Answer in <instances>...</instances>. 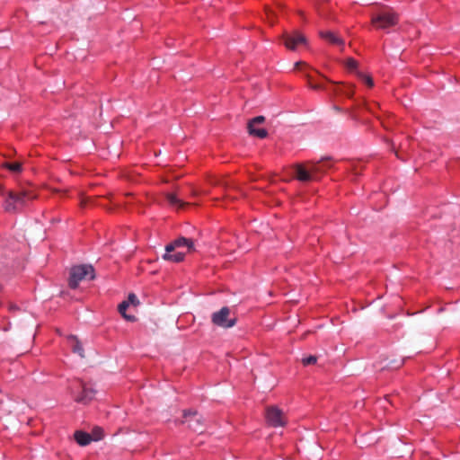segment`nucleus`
Listing matches in <instances>:
<instances>
[{
    "label": "nucleus",
    "instance_id": "1",
    "mask_svg": "<svg viewBox=\"0 0 460 460\" xmlns=\"http://www.w3.org/2000/svg\"><path fill=\"white\" fill-rule=\"evenodd\" d=\"M320 162H307L305 164H296L293 166V178L303 184L313 181H319L325 171L320 165Z\"/></svg>",
    "mask_w": 460,
    "mask_h": 460
},
{
    "label": "nucleus",
    "instance_id": "2",
    "mask_svg": "<svg viewBox=\"0 0 460 460\" xmlns=\"http://www.w3.org/2000/svg\"><path fill=\"white\" fill-rule=\"evenodd\" d=\"M69 393L78 403L88 404L92 402L97 394V391L81 379L76 380V385H71L68 388Z\"/></svg>",
    "mask_w": 460,
    "mask_h": 460
},
{
    "label": "nucleus",
    "instance_id": "3",
    "mask_svg": "<svg viewBox=\"0 0 460 460\" xmlns=\"http://www.w3.org/2000/svg\"><path fill=\"white\" fill-rule=\"evenodd\" d=\"M398 14L392 9L382 7L376 14L372 15L371 22L377 29L386 30L398 22Z\"/></svg>",
    "mask_w": 460,
    "mask_h": 460
},
{
    "label": "nucleus",
    "instance_id": "4",
    "mask_svg": "<svg viewBox=\"0 0 460 460\" xmlns=\"http://www.w3.org/2000/svg\"><path fill=\"white\" fill-rule=\"evenodd\" d=\"M87 277H89V279L95 278L94 270L92 265L83 264L73 267L70 270L69 287L75 289L79 282Z\"/></svg>",
    "mask_w": 460,
    "mask_h": 460
},
{
    "label": "nucleus",
    "instance_id": "5",
    "mask_svg": "<svg viewBox=\"0 0 460 460\" xmlns=\"http://www.w3.org/2000/svg\"><path fill=\"white\" fill-rule=\"evenodd\" d=\"M36 192L31 189H21L18 191L4 190L0 186V199H12L13 201L33 200L37 199Z\"/></svg>",
    "mask_w": 460,
    "mask_h": 460
},
{
    "label": "nucleus",
    "instance_id": "6",
    "mask_svg": "<svg viewBox=\"0 0 460 460\" xmlns=\"http://www.w3.org/2000/svg\"><path fill=\"white\" fill-rule=\"evenodd\" d=\"M230 308L227 306L222 307L219 311L215 312L211 315L212 323L222 328H231L235 325L236 318L230 317Z\"/></svg>",
    "mask_w": 460,
    "mask_h": 460
},
{
    "label": "nucleus",
    "instance_id": "7",
    "mask_svg": "<svg viewBox=\"0 0 460 460\" xmlns=\"http://www.w3.org/2000/svg\"><path fill=\"white\" fill-rule=\"evenodd\" d=\"M184 420H181V423H188V426L190 429L196 432H202L201 426L203 422V419L201 416L198 414L197 411H192L190 410H185L183 411Z\"/></svg>",
    "mask_w": 460,
    "mask_h": 460
},
{
    "label": "nucleus",
    "instance_id": "8",
    "mask_svg": "<svg viewBox=\"0 0 460 460\" xmlns=\"http://www.w3.org/2000/svg\"><path fill=\"white\" fill-rule=\"evenodd\" d=\"M266 420L269 425L272 427H281L285 425L283 412L276 406H269L266 409Z\"/></svg>",
    "mask_w": 460,
    "mask_h": 460
},
{
    "label": "nucleus",
    "instance_id": "9",
    "mask_svg": "<svg viewBox=\"0 0 460 460\" xmlns=\"http://www.w3.org/2000/svg\"><path fill=\"white\" fill-rule=\"evenodd\" d=\"M283 40L285 46L291 50H295L298 44H306V38L297 31L290 34L285 33Z\"/></svg>",
    "mask_w": 460,
    "mask_h": 460
},
{
    "label": "nucleus",
    "instance_id": "10",
    "mask_svg": "<svg viewBox=\"0 0 460 460\" xmlns=\"http://www.w3.org/2000/svg\"><path fill=\"white\" fill-rule=\"evenodd\" d=\"M265 121V117L263 116H257L253 119H252L247 125V129L250 135L255 136L259 138H265L268 136V132L266 129H255V126L261 124Z\"/></svg>",
    "mask_w": 460,
    "mask_h": 460
},
{
    "label": "nucleus",
    "instance_id": "11",
    "mask_svg": "<svg viewBox=\"0 0 460 460\" xmlns=\"http://www.w3.org/2000/svg\"><path fill=\"white\" fill-rule=\"evenodd\" d=\"M320 36L332 44L344 46V40L332 31H320Z\"/></svg>",
    "mask_w": 460,
    "mask_h": 460
},
{
    "label": "nucleus",
    "instance_id": "12",
    "mask_svg": "<svg viewBox=\"0 0 460 460\" xmlns=\"http://www.w3.org/2000/svg\"><path fill=\"white\" fill-rule=\"evenodd\" d=\"M75 439L80 446H87L93 440V437L89 433L78 430L75 433Z\"/></svg>",
    "mask_w": 460,
    "mask_h": 460
},
{
    "label": "nucleus",
    "instance_id": "13",
    "mask_svg": "<svg viewBox=\"0 0 460 460\" xmlns=\"http://www.w3.org/2000/svg\"><path fill=\"white\" fill-rule=\"evenodd\" d=\"M68 340L71 341L72 350L74 353H77L81 358H84V351L81 342L78 341L76 336L69 335Z\"/></svg>",
    "mask_w": 460,
    "mask_h": 460
},
{
    "label": "nucleus",
    "instance_id": "14",
    "mask_svg": "<svg viewBox=\"0 0 460 460\" xmlns=\"http://www.w3.org/2000/svg\"><path fill=\"white\" fill-rule=\"evenodd\" d=\"M173 244L176 246V248L181 247V246H187L190 251L194 250L193 242L190 239H187L185 237H180L173 241Z\"/></svg>",
    "mask_w": 460,
    "mask_h": 460
},
{
    "label": "nucleus",
    "instance_id": "15",
    "mask_svg": "<svg viewBox=\"0 0 460 460\" xmlns=\"http://www.w3.org/2000/svg\"><path fill=\"white\" fill-rule=\"evenodd\" d=\"M128 305H128V301H123L122 303H120L119 305L118 309H119V314L123 316V318H125L127 321L134 322V321H136V317L134 315L126 314V310L128 307Z\"/></svg>",
    "mask_w": 460,
    "mask_h": 460
},
{
    "label": "nucleus",
    "instance_id": "16",
    "mask_svg": "<svg viewBox=\"0 0 460 460\" xmlns=\"http://www.w3.org/2000/svg\"><path fill=\"white\" fill-rule=\"evenodd\" d=\"M363 167L360 166L359 163H353L350 168V178L351 181H357L358 177L361 175V171Z\"/></svg>",
    "mask_w": 460,
    "mask_h": 460
},
{
    "label": "nucleus",
    "instance_id": "17",
    "mask_svg": "<svg viewBox=\"0 0 460 460\" xmlns=\"http://www.w3.org/2000/svg\"><path fill=\"white\" fill-rule=\"evenodd\" d=\"M184 253L182 252H176L174 254H168L164 253L163 255V259L165 261H172L173 262H181L184 260Z\"/></svg>",
    "mask_w": 460,
    "mask_h": 460
},
{
    "label": "nucleus",
    "instance_id": "18",
    "mask_svg": "<svg viewBox=\"0 0 460 460\" xmlns=\"http://www.w3.org/2000/svg\"><path fill=\"white\" fill-rule=\"evenodd\" d=\"M3 165L12 172H20L22 168V163L19 162H5Z\"/></svg>",
    "mask_w": 460,
    "mask_h": 460
},
{
    "label": "nucleus",
    "instance_id": "19",
    "mask_svg": "<svg viewBox=\"0 0 460 460\" xmlns=\"http://www.w3.org/2000/svg\"><path fill=\"white\" fill-rule=\"evenodd\" d=\"M358 74V76L365 83L367 84L369 87H372L374 85V82L372 80V78L368 75H363L362 73L360 72H357Z\"/></svg>",
    "mask_w": 460,
    "mask_h": 460
},
{
    "label": "nucleus",
    "instance_id": "20",
    "mask_svg": "<svg viewBox=\"0 0 460 460\" xmlns=\"http://www.w3.org/2000/svg\"><path fill=\"white\" fill-rule=\"evenodd\" d=\"M93 439L100 440L102 438V429L101 428H95L93 430Z\"/></svg>",
    "mask_w": 460,
    "mask_h": 460
},
{
    "label": "nucleus",
    "instance_id": "21",
    "mask_svg": "<svg viewBox=\"0 0 460 460\" xmlns=\"http://www.w3.org/2000/svg\"><path fill=\"white\" fill-rule=\"evenodd\" d=\"M345 65L350 71L356 70L357 68V61L353 58H348Z\"/></svg>",
    "mask_w": 460,
    "mask_h": 460
},
{
    "label": "nucleus",
    "instance_id": "22",
    "mask_svg": "<svg viewBox=\"0 0 460 460\" xmlns=\"http://www.w3.org/2000/svg\"><path fill=\"white\" fill-rule=\"evenodd\" d=\"M127 301L128 302V305H130V304H131V305H138V304H139V302H138V299H137V296H136L135 294H133V293H130V294L128 295V300H127Z\"/></svg>",
    "mask_w": 460,
    "mask_h": 460
},
{
    "label": "nucleus",
    "instance_id": "23",
    "mask_svg": "<svg viewBox=\"0 0 460 460\" xmlns=\"http://www.w3.org/2000/svg\"><path fill=\"white\" fill-rule=\"evenodd\" d=\"M317 358L315 356H309L307 358H303L304 365H313L316 363Z\"/></svg>",
    "mask_w": 460,
    "mask_h": 460
},
{
    "label": "nucleus",
    "instance_id": "24",
    "mask_svg": "<svg viewBox=\"0 0 460 460\" xmlns=\"http://www.w3.org/2000/svg\"><path fill=\"white\" fill-rule=\"evenodd\" d=\"M307 80H308V84L309 86L314 89V90H319V89H323V86L321 84H314L312 82V78L309 75H305Z\"/></svg>",
    "mask_w": 460,
    "mask_h": 460
},
{
    "label": "nucleus",
    "instance_id": "25",
    "mask_svg": "<svg viewBox=\"0 0 460 460\" xmlns=\"http://www.w3.org/2000/svg\"><path fill=\"white\" fill-rule=\"evenodd\" d=\"M167 201L173 202V201H183V200L181 198H176L175 194L172 192V193L167 194Z\"/></svg>",
    "mask_w": 460,
    "mask_h": 460
},
{
    "label": "nucleus",
    "instance_id": "26",
    "mask_svg": "<svg viewBox=\"0 0 460 460\" xmlns=\"http://www.w3.org/2000/svg\"><path fill=\"white\" fill-rule=\"evenodd\" d=\"M5 211L7 212H13V211H15L17 209L16 208V204L15 203H7L5 208H4Z\"/></svg>",
    "mask_w": 460,
    "mask_h": 460
},
{
    "label": "nucleus",
    "instance_id": "27",
    "mask_svg": "<svg viewBox=\"0 0 460 460\" xmlns=\"http://www.w3.org/2000/svg\"><path fill=\"white\" fill-rule=\"evenodd\" d=\"M176 249V246L173 244V242L170 243L165 246V253L171 254Z\"/></svg>",
    "mask_w": 460,
    "mask_h": 460
},
{
    "label": "nucleus",
    "instance_id": "28",
    "mask_svg": "<svg viewBox=\"0 0 460 460\" xmlns=\"http://www.w3.org/2000/svg\"><path fill=\"white\" fill-rule=\"evenodd\" d=\"M302 65H305V64L302 63V62H296L295 66H296V69H300V66H302Z\"/></svg>",
    "mask_w": 460,
    "mask_h": 460
},
{
    "label": "nucleus",
    "instance_id": "29",
    "mask_svg": "<svg viewBox=\"0 0 460 460\" xmlns=\"http://www.w3.org/2000/svg\"><path fill=\"white\" fill-rule=\"evenodd\" d=\"M348 97H351L352 96V91H346L344 93Z\"/></svg>",
    "mask_w": 460,
    "mask_h": 460
},
{
    "label": "nucleus",
    "instance_id": "30",
    "mask_svg": "<svg viewBox=\"0 0 460 460\" xmlns=\"http://www.w3.org/2000/svg\"><path fill=\"white\" fill-rule=\"evenodd\" d=\"M14 309H17V307L15 305H10V310H14Z\"/></svg>",
    "mask_w": 460,
    "mask_h": 460
}]
</instances>
